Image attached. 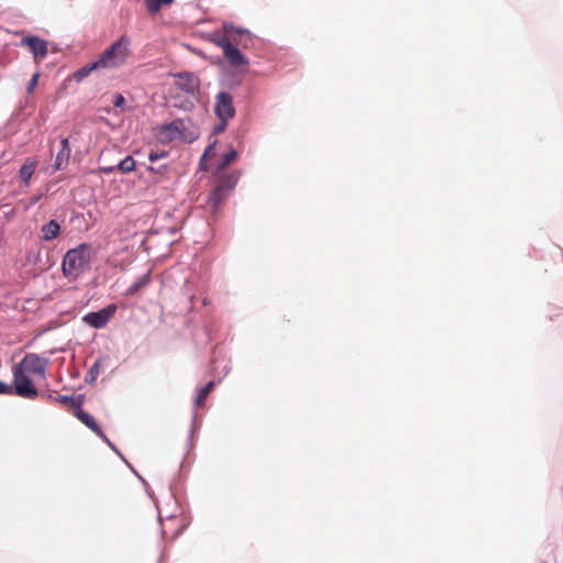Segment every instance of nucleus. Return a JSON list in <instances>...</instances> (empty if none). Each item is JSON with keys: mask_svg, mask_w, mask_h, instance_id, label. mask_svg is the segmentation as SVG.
I'll return each instance as SVG.
<instances>
[{"mask_svg": "<svg viewBox=\"0 0 563 563\" xmlns=\"http://www.w3.org/2000/svg\"><path fill=\"white\" fill-rule=\"evenodd\" d=\"M223 31L224 34L216 41L217 45L222 48L225 59L232 67L246 71L249 59L233 43L242 44L250 41V32L228 23L223 24Z\"/></svg>", "mask_w": 563, "mask_h": 563, "instance_id": "1", "label": "nucleus"}, {"mask_svg": "<svg viewBox=\"0 0 563 563\" xmlns=\"http://www.w3.org/2000/svg\"><path fill=\"white\" fill-rule=\"evenodd\" d=\"M12 374L13 395L31 400L35 399L38 396V391L32 383L31 375L23 373L22 371L14 366L12 369Z\"/></svg>", "mask_w": 563, "mask_h": 563, "instance_id": "6", "label": "nucleus"}, {"mask_svg": "<svg viewBox=\"0 0 563 563\" xmlns=\"http://www.w3.org/2000/svg\"><path fill=\"white\" fill-rule=\"evenodd\" d=\"M92 255V247L86 243L67 251L62 263L64 276L69 280L77 279L89 269Z\"/></svg>", "mask_w": 563, "mask_h": 563, "instance_id": "2", "label": "nucleus"}, {"mask_svg": "<svg viewBox=\"0 0 563 563\" xmlns=\"http://www.w3.org/2000/svg\"><path fill=\"white\" fill-rule=\"evenodd\" d=\"M228 192L229 191H225L224 188L218 184L209 197V201L212 207L217 208L225 199Z\"/></svg>", "mask_w": 563, "mask_h": 563, "instance_id": "15", "label": "nucleus"}, {"mask_svg": "<svg viewBox=\"0 0 563 563\" xmlns=\"http://www.w3.org/2000/svg\"><path fill=\"white\" fill-rule=\"evenodd\" d=\"M0 395H13L12 386L0 382Z\"/></svg>", "mask_w": 563, "mask_h": 563, "instance_id": "26", "label": "nucleus"}, {"mask_svg": "<svg viewBox=\"0 0 563 563\" xmlns=\"http://www.w3.org/2000/svg\"><path fill=\"white\" fill-rule=\"evenodd\" d=\"M213 108L219 120V123L213 128V133L220 134L225 130L229 120L233 119L235 115L232 96L227 91L218 92Z\"/></svg>", "mask_w": 563, "mask_h": 563, "instance_id": "4", "label": "nucleus"}, {"mask_svg": "<svg viewBox=\"0 0 563 563\" xmlns=\"http://www.w3.org/2000/svg\"><path fill=\"white\" fill-rule=\"evenodd\" d=\"M213 144L209 145L206 151H205V154H203V157L211 154V152L213 151Z\"/></svg>", "mask_w": 563, "mask_h": 563, "instance_id": "30", "label": "nucleus"}, {"mask_svg": "<svg viewBox=\"0 0 563 563\" xmlns=\"http://www.w3.org/2000/svg\"><path fill=\"white\" fill-rule=\"evenodd\" d=\"M54 400L62 405H70L75 410L78 407H81V405H82L81 396L74 398L71 396L62 395V396L55 397Z\"/></svg>", "mask_w": 563, "mask_h": 563, "instance_id": "19", "label": "nucleus"}, {"mask_svg": "<svg viewBox=\"0 0 563 563\" xmlns=\"http://www.w3.org/2000/svg\"><path fill=\"white\" fill-rule=\"evenodd\" d=\"M35 172V163H24L19 172L20 179L25 184L29 185L32 175Z\"/></svg>", "mask_w": 563, "mask_h": 563, "instance_id": "17", "label": "nucleus"}, {"mask_svg": "<svg viewBox=\"0 0 563 563\" xmlns=\"http://www.w3.org/2000/svg\"><path fill=\"white\" fill-rule=\"evenodd\" d=\"M74 413L80 422H82L87 428H89L92 432H95L103 441L109 443L107 435L102 432V430L96 422L95 418L90 413L82 410L81 407H78Z\"/></svg>", "mask_w": 563, "mask_h": 563, "instance_id": "11", "label": "nucleus"}, {"mask_svg": "<svg viewBox=\"0 0 563 563\" xmlns=\"http://www.w3.org/2000/svg\"><path fill=\"white\" fill-rule=\"evenodd\" d=\"M112 102L114 107L120 108L124 104L125 99L122 95H115Z\"/></svg>", "mask_w": 563, "mask_h": 563, "instance_id": "28", "label": "nucleus"}, {"mask_svg": "<svg viewBox=\"0 0 563 563\" xmlns=\"http://www.w3.org/2000/svg\"><path fill=\"white\" fill-rule=\"evenodd\" d=\"M101 367H102V361L97 360L93 363V365L90 367V369L88 371L86 382L90 383V384L95 383L100 374Z\"/></svg>", "mask_w": 563, "mask_h": 563, "instance_id": "22", "label": "nucleus"}, {"mask_svg": "<svg viewBox=\"0 0 563 563\" xmlns=\"http://www.w3.org/2000/svg\"><path fill=\"white\" fill-rule=\"evenodd\" d=\"M42 239L44 241H52L58 236L60 227L55 220H51L42 227Z\"/></svg>", "mask_w": 563, "mask_h": 563, "instance_id": "13", "label": "nucleus"}, {"mask_svg": "<svg viewBox=\"0 0 563 563\" xmlns=\"http://www.w3.org/2000/svg\"><path fill=\"white\" fill-rule=\"evenodd\" d=\"M38 78H40V74L38 73H35L31 80L29 81L27 84V87H26V91L27 93H32L34 91V89L36 88L37 84H38Z\"/></svg>", "mask_w": 563, "mask_h": 563, "instance_id": "25", "label": "nucleus"}, {"mask_svg": "<svg viewBox=\"0 0 563 563\" xmlns=\"http://www.w3.org/2000/svg\"><path fill=\"white\" fill-rule=\"evenodd\" d=\"M131 38L122 35L112 43L97 59L101 69L117 68L122 66L131 55Z\"/></svg>", "mask_w": 563, "mask_h": 563, "instance_id": "3", "label": "nucleus"}, {"mask_svg": "<svg viewBox=\"0 0 563 563\" xmlns=\"http://www.w3.org/2000/svg\"><path fill=\"white\" fill-rule=\"evenodd\" d=\"M213 387H214V383L213 382H209L206 386H203L199 391H198V395L196 397V406L197 407H202L207 397L209 396V394L213 390Z\"/></svg>", "mask_w": 563, "mask_h": 563, "instance_id": "20", "label": "nucleus"}, {"mask_svg": "<svg viewBox=\"0 0 563 563\" xmlns=\"http://www.w3.org/2000/svg\"><path fill=\"white\" fill-rule=\"evenodd\" d=\"M166 155H167V152H164V151H163V152H154V151H152V152L148 154V159H150L151 162H155V161H157V159H159V158L165 157Z\"/></svg>", "mask_w": 563, "mask_h": 563, "instance_id": "27", "label": "nucleus"}, {"mask_svg": "<svg viewBox=\"0 0 563 563\" xmlns=\"http://www.w3.org/2000/svg\"><path fill=\"white\" fill-rule=\"evenodd\" d=\"M174 0H145L147 11L152 14L157 13L162 5H169Z\"/></svg>", "mask_w": 563, "mask_h": 563, "instance_id": "21", "label": "nucleus"}, {"mask_svg": "<svg viewBox=\"0 0 563 563\" xmlns=\"http://www.w3.org/2000/svg\"><path fill=\"white\" fill-rule=\"evenodd\" d=\"M47 364L48 361L46 358L41 357L34 353H29L19 364L14 365V367L19 368L27 375L44 378Z\"/></svg>", "mask_w": 563, "mask_h": 563, "instance_id": "7", "label": "nucleus"}, {"mask_svg": "<svg viewBox=\"0 0 563 563\" xmlns=\"http://www.w3.org/2000/svg\"><path fill=\"white\" fill-rule=\"evenodd\" d=\"M188 129V121L176 119L169 123L158 126L155 131V137L161 143H170L175 140H187L185 132Z\"/></svg>", "mask_w": 563, "mask_h": 563, "instance_id": "5", "label": "nucleus"}, {"mask_svg": "<svg viewBox=\"0 0 563 563\" xmlns=\"http://www.w3.org/2000/svg\"><path fill=\"white\" fill-rule=\"evenodd\" d=\"M117 311L115 305H109L108 307L96 311L89 312L84 317V321L95 329H101L112 319Z\"/></svg>", "mask_w": 563, "mask_h": 563, "instance_id": "8", "label": "nucleus"}, {"mask_svg": "<svg viewBox=\"0 0 563 563\" xmlns=\"http://www.w3.org/2000/svg\"><path fill=\"white\" fill-rule=\"evenodd\" d=\"M135 168V161L132 156H126L118 164V170L123 174L131 173Z\"/></svg>", "mask_w": 563, "mask_h": 563, "instance_id": "23", "label": "nucleus"}, {"mask_svg": "<svg viewBox=\"0 0 563 563\" xmlns=\"http://www.w3.org/2000/svg\"><path fill=\"white\" fill-rule=\"evenodd\" d=\"M238 156V152L235 150H230L228 151L227 153H224L222 156H221V161H220V164H219V168L220 169H223L225 167H228L231 163L234 162V159L236 158Z\"/></svg>", "mask_w": 563, "mask_h": 563, "instance_id": "24", "label": "nucleus"}, {"mask_svg": "<svg viewBox=\"0 0 563 563\" xmlns=\"http://www.w3.org/2000/svg\"><path fill=\"white\" fill-rule=\"evenodd\" d=\"M175 85L186 93L194 95L199 88V80L194 74L183 73L175 76Z\"/></svg>", "mask_w": 563, "mask_h": 563, "instance_id": "10", "label": "nucleus"}, {"mask_svg": "<svg viewBox=\"0 0 563 563\" xmlns=\"http://www.w3.org/2000/svg\"><path fill=\"white\" fill-rule=\"evenodd\" d=\"M21 45L29 47L36 60H41L47 55V42L38 36H24L21 40Z\"/></svg>", "mask_w": 563, "mask_h": 563, "instance_id": "9", "label": "nucleus"}, {"mask_svg": "<svg viewBox=\"0 0 563 563\" xmlns=\"http://www.w3.org/2000/svg\"><path fill=\"white\" fill-rule=\"evenodd\" d=\"M101 69L98 65L97 60L86 65L81 68H79L77 71L74 73V79L77 81H81L84 78H86L91 71Z\"/></svg>", "mask_w": 563, "mask_h": 563, "instance_id": "16", "label": "nucleus"}, {"mask_svg": "<svg viewBox=\"0 0 563 563\" xmlns=\"http://www.w3.org/2000/svg\"><path fill=\"white\" fill-rule=\"evenodd\" d=\"M70 152H71V150L69 146L68 139H63L60 141V148L56 155L55 163H54L55 170L64 169L68 165V162L70 158Z\"/></svg>", "mask_w": 563, "mask_h": 563, "instance_id": "12", "label": "nucleus"}, {"mask_svg": "<svg viewBox=\"0 0 563 563\" xmlns=\"http://www.w3.org/2000/svg\"><path fill=\"white\" fill-rule=\"evenodd\" d=\"M114 170H118V165L117 166L101 167V172L104 173V174H112Z\"/></svg>", "mask_w": 563, "mask_h": 563, "instance_id": "29", "label": "nucleus"}, {"mask_svg": "<svg viewBox=\"0 0 563 563\" xmlns=\"http://www.w3.org/2000/svg\"><path fill=\"white\" fill-rule=\"evenodd\" d=\"M239 174L231 173L230 175L221 176L219 179V185L224 188L225 191H230L238 183Z\"/></svg>", "mask_w": 563, "mask_h": 563, "instance_id": "18", "label": "nucleus"}, {"mask_svg": "<svg viewBox=\"0 0 563 563\" xmlns=\"http://www.w3.org/2000/svg\"><path fill=\"white\" fill-rule=\"evenodd\" d=\"M151 282V273L147 272L143 276H141L137 280H135L126 290L128 295H135L142 288L146 287Z\"/></svg>", "mask_w": 563, "mask_h": 563, "instance_id": "14", "label": "nucleus"}]
</instances>
